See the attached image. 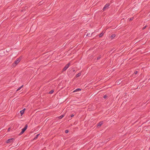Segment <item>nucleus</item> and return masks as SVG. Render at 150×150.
Here are the masks:
<instances>
[{"instance_id":"1","label":"nucleus","mask_w":150,"mask_h":150,"mask_svg":"<svg viewBox=\"0 0 150 150\" xmlns=\"http://www.w3.org/2000/svg\"><path fill=\"white\" fill-rule=\"evenodd\" d=\"M21 59L20 58H19L17 59L14 62L13 64V67H15L17 64L20 62Z\"/></svg>"},{"instance_id":"2","label":"nucleus","mask_w":150,"mask_h":150,"mask_svg":"<svg viewBox=\"0 0 150 150\" xmlns=\"http://www.w3.org/2000/svg\"><path fill=\"white\" fill-rule=\"evenodd\" d=\"M70 65V63H69L67 64L63 69L62 71H65L69 67Z\"/></svg>"},{"instance_id":"3","label":"nucleus","mask_w":150,"mask_h":150,"mask_svg":"<svg viewBox=\"0 0 150 150\" xmlns=\"http://www.w3.org/2000/svg\"><path fill=\"white\" fill-rule=\"evenodd\" d=\"M14 140V138L9 139L6 141V143H8L12 142Z\"/></svg>"},{"instance_id":"4","label":"nucleus","mask_w":150,"mask_h":150,"mask_svg":"<svg viewBox=\"0 0 150 150\" xmlns=\"http://www.w3.org/2000/svg\"><path fill=\"white\" fill-rule=\"evenodd\" d=\"M27 127H28V125L26 124L25 125L24 128H23V129H22L21 130V131L22 132L24 133V132H25V131L27 129Z\"/></svg>"},{"instance_id":"5","label":"nucleus","mask_w":150,"mask_h":150,"mask_svg":"<svg viewBox=\"0 0 150 150\" xmlns=\"http://www.w3.org/2000/svg\"><path fill=\"white\" fill-rule=\"evenodd\" d=\"M110 6V4L109 3H108L106 4L104 6V7H103V11H104L107 8L108 6Z\"/></svg>"},{"instance_id":"6","label":"nucleus","mask_w":150,"mask_h":150,"mask_svg":"<svg viewBox=\"0 0 150 150\" xmlns=\"http://www.w3.org/2000/svg\"><path fill=\"white\" fill-rule=\"evenodd\" d=\"M122 81H123L122 80V79H120L117 81L116 82V83L117 85H119L122 83Z\"/></svg>"},{"instance_id":"7","label":"nucleus","mask_w":150,"mask_h":150,"mask_svg":"<svg viewBox=\"0 0 150 150\" xmlns=\"http://www.w3.org/2000/svg\"><path fill=\"white\" fill-rule=\"evenodd\" d=\"M103 121L100 122L98 124H97V127H100L103 124Z\"/></svg>"},{"instance_id":"8","label":"nucleus","mask_w":150,"mask_h":150,"mask_svg":"<svg viewBox=\"0 0 150 150\" xmlns=\"http://www.w3.org/2000/svg\"><path fill=\"white\" fill-rule=\"evenodd\" d=\"M39 135L40 134H37L34 137V138L33 139V140H35L36 139Z\"/></svg>"},{"instance_id":"9","label":"nucleus","mask_w":150,"mask_h":150,"mask_svg":"<svg viewBox=\"0 0 150 150\" xmlns=\"http://www.w3.org/2000/svg\"><path fill=\"white\" fill-rule=\"evenodd\" d=\"M81 90V89L80 88H78L76 89L73 92H76L78 91H80Z\"/></svg>"},{"instance_id":"10","label":"nucleus","mask_w":150,"mask_h":150,"mask_svg":"<svg viewBox=\"0 0 150 150\" xmlns=\"http://www.w3.org/2000/svg\"><path fill=\"white\" fill-rule=\"evenodd\" d=\"M81 73H78L76 75V78L79 77V76H81Z\"/></svg>"},{"instance_id":"11","label":"nucleus","mask_w":150,"mask_h":150,"mask_svg":"<svg viewBox=\"0 0 150 150\" xmlns=\"http://www.w3.org/2000/svg\"><path fill=\"white\" fill-rule=\"evenodd\" d=\"M93 33H92L91 34L90 33H88L86 35V36L88 37H91L92 35V34H93Z\"/></svg>"},{"instance_id":"12","label":"nucleus","mask_w":150,"mask_h":150,"mask_svg":"<svg viewBox=\"0 0 150 150\" xmlns=\"http://www.w3.org/2000/svg\"><path fill=\"white\" fill-rule=\"evenodd\" d=\"M115 34H113L111 35V38H112V39L113 38L115 37Z\"/></svg>"},{"instance_id":"13","label":"nucleus","mask_w":150,"mask_h":150,"mask_svg":"<svg viewBox=\"0 0 150 150\" xmlns=\"http://www.w3.org/2000/svg\"><path fill=\"white\" fill-rule=\"evenodd\" d=\"M23 86V85L21 86L19 88L16 90V91H17L19 90H20L21 88H22Z\"/></svg>"},{"instance_id":"14","label":"nucleus","mask_w":150,"mask_h":150,"mask_svg":"<svg viewBox=\"0 0 150 150\" xmlns=\"http://www.w3.org/2000/svg\"><path fill=\"white\" fill-rule=\"evenodd\" d=\"M24 110H22L20 111V113L21 114V115H22L24 113Z\"/></svg>"},{"instance_id":"15","label":"nucleus","mask_w":150,"mask_h":150,"mask_svg":"<svg viewBox=\"0 0 150 150\" xmlns=\"http://www.w3.org/2000/svg\"><path fill=\"white\" fill-rule=\"evenodd\" d=\"M64 116V115H61L59 117V119H62Z\"/></svg>"},{"instance_id":"16","label":"nucleus","mask_w":150,"mask_h":150,"mask_svg":"<svg viewBox=\"0 0 150 150\" xmlns=\"http://www.w3.org/2000/svg\"><path fill=\"white\" fill-rule=\"evenodd\" d=\"M54 92V90H51V91H50L49 92V94H52Z\"/></svg>"},{"instance_id":"17","label":"nucleus","mask_w":150,"mask_h":150,"mask_svg":"<svg viewBox=\"0 0 150 150\" xmlns=\"http://www.w3.org/2000/svg\"><path fill=\"white\" fill-rule=\"evenodd\" d=\"M103 33H101L99 35V37H102L103 36Z\"/></svg>"},{"instance_id":"18","label":"nucleus","mask_w":150,"mask_h":150,"mask_svg":"<svg viewBox=\"0 0 150 150\" xmlns=\"http://www.w3.org/2000/svg\"><path fill=\"white\" fill-rule=\"evenodd\" d=\"M101 57V55H99L98 57L97 58V60H99Z\"/></svg>"},{"instance_id":"19","label":"nucleus","mask_w":150,"mask_h":150,"mask_svg":"<svg viewBox=\"0 0 150 150\" xmlns=\"http://www.w3.org/2000/svg\"><path fill=\"white\" fill-rule=\"evenodd\" d=\"M107 97H108L106 95H105L103 96V98L104 99H106L107 98Z\"/></svg>"},{"instance_id":"20","label":"nucleus","mask_w":150,"mask_h":150,"mask_svg":"<svg viewBox=\"0 0 150 150\" xmlns=\"http://www.w3.org/2000/svg\"><path fill=\"white\" fill-rule=\"evenodd\" d=\"M147 27V25H145L144 27L142 28V30H144Z\"/></svg>"},{"instance_id":"21","label":"nucleus","mask_w":150,"mask_h":150,"mask_svg":"<svg viewBox=\"0 0 150 150\" xmlns=\"http://www.w3.org/2000/svg\"><path fill=\"white\" fill-rule=\"evenodd\" d=\"M138 73V71H135L134 73V74H137Z\"/></svg>"},{"instance_id":"22","label":"nucleus","mask_w":150,"mask_h":150,"mask_svg":"<svg viewBox=\"0 0 150 150\" xmlns=\"http://www.w3.org/2000/svg\"><path fill=\"white\" fill-rule=\"evenodd\" d=\"M24 133L23 132H22V131L19 134V135H21L22 134H23Z\"/></svg>"},{"instance_id":"23","label":"nucleus","mask_w":150,"mask_h":150,"mask_svg":"<svg viewBox=\"0 0 150 150\" xmlns=\"http://www.w3.org/2000/svg\"><path fill=\"white\" fill-rule=\"evenodd\" d=\"M69 132V130H65V133H67Z\"/></svg>"},{"instance_id":"24","label":"nucleus","mask_w":150,"mask_h":150,"mask_svg":"<svg viewBox=\"0 0 150 150\" xmlns=\"http://www.w3.org/2000/svg\"><path fill=\"white\" fill-rule=\"evenodd\" d=\"M134 19V17H132L129 19V20L131 21L132 20Z\"/></svg>"},{"instance_id":"25","label":"nucleus","mask_w":150,"mask_h":150,"mask_svg":"<svg viewBox=\"0 0 150 150\" xmlns=\"http://www.w3.org/2000/svg\"><path fill=\"white\" fill-rule=\"evenodd\" d=\"M11 129V127H9L8 129V131L9 132L10 131V130Z\"/></svg>"},{"instance_id":"26","label":"nucleus","mask_w":150,"mask_h":150,"mask_svg":"<svg viewBox=\"0 0 150 150\" xmlns=\"http://www.w3.org/2000/svg\"><path fill=\"white\" fill-rule=\"evenodd\" d=\"M74 116V115H73V114H72V115H71V116H71V117H73Z\"/></svg>"},{"instance_id":"27","label":"nucleus","mask_w":150,"mask_h":150,"mask_svg":"<svg viewBox=\"0 0 150 150\" xmlns=\"http://www.w3.org/2000/svg\"><path fill=\"white\" fill-rule=\"evenodd\" d=\"M25 110V108H24L22 110H24V111Z\"/></svg>"},{"instance_id":"28","label":"nucleus","mask_w":150,"mask_h":150,"mask_svg":"<svg viewBox=\"0 0 150 150\" xmlns=\"http://www.w3.org/2000/svg\"><path fill=\"white\" fill-rule=\"evenodd\" d=\"M73 72H74V71H75V70H73Z\"/></svg>"},{"instance_id":"29","label":"nucleus","mask_w":150,"mask_h":150,"mask_svg":"<svg viewBox=\"0 0 150 150\" xmlns=\"http://www.w3.org/2000/svg\"><path fill=\"white\" fill-rule=\"evenodd\" d=\"M149 150H150V147H149Z\"/></svg>"}]
</instances>
